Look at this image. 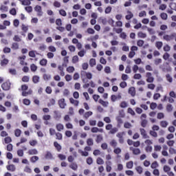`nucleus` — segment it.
<instances>
[{
	"instance_id": "nucleus-24",
	"label": "nucleus",
	"mask_w": 176,
	"mask_h": 176,
	"mask_svg": "<svg viewBox=\"0 0 176 176\" xmlns=\"http://www.w3.org/2000/svg\"><path fill=\"white\" fill-rule=\"evenodd\" d=\"M54 146H55V148L57 149L58 152H60V151H61V145H60V144H58V142H55L54 143Z\"/></svg>"
},
{
	"instance_id": "nucleus-42",
	"label": "nucleus",
	"mask_w": 176,
	"mask_h": 176,
	"mask_svg": "<svg viewBox=\"0 0 176 176\" xmlns=\"http://www.w3.org/2000/svg\"><path fill=\"white\" fill-rule=\"evenodd\" d=\"M102 141V135H98L96 142H97V144H99V142H101Z\"/></svg>"
},
{
	"instance_id": "nucleus-46",
	"label": "nucleus",
	"mask_w": 176,
	"mask_h": 176,
	"mask_svg": "<svg viewBox=\"0 0 176 176\" xmlns=\"http://www.w3.org/2000/svg\"><path fill=\"white\" fill-rule=\"evenodd\" d=\"M48 50H49V52H52V53H54V52H56V47H54L53 45H50L48 47Z\"/></svg>"
},
{
	"instance_id": "nucleus-53",
	"label": "nucleus",
	"mask_w": 176,
	"mask_h": 176,
	"mask_svg": "<svg viewBox=\"0 0 176 176\" xmlns=\"http://www.w3.org/2000/svg\"><path fill=\"white\" fill-rule=\"evenodd\" d=\"M171 170V168L167 165L164 166V173H168Z\"/></svg>"
},
{
	"instance_id": "nucleus-61",
	"label": "nucleus",
	"mask_w": 176,
	"mask_h": 176,
	"mask_svg": "<svg viewBox=\"0 0 176 176\" xmlns=\"http://www.w3.org/2000/svg\"><path fill=\"white\" fill-rule=\"evenodd\" d=\"M4 141L6 144H9L10 142H12V138L10 137L5 138Z\"/></svg>"
},
{
	"instance_id": "nucleus-8",
	"label": "nucleus",
	"mask_w": 176,
	"mask_h": 176,
	"mask_svg": "<svg viewBox=\"0 0 176 176\" xmlns=\"http://www.w3.org/2000/svg\"><path fill=\"white\" fill-rule=\"evenodd\" d=\"M140 134L143 137V138L146 139L149 138V136L148 134H146V131H145L144 129H140Z\"/></svg>"
},
{
	"instance_id": "nucleus-29",
	"label": "nucleus",
	"mask_w": 176,
	"mask_h": 176,
	"mask_svg": "<svg viewBox=\"0 0 176 176\" xmlns=\"http://www.w3.org/2000/svg\"><path fill=\"white\" fill-rule=\"evenodd\" d=\"M85 54H86V50H82L78 52V56H79V57H84Z\"/></svg>"
},
{
	"instance_id": "nucleus-35",
	"label": "nucleus",
	"mask_w": 176,
	"mask_h": 176,
	"mask_svg": "<svg viewBox=\"0 0 176 176\" xmlns=\"http://www.w3.org/2000/svg\"><path fill=\"white\" fill-rule=\"evenodd\" d=\"M160 126L161 127L166 128L167 126H168V122H167V121H161Z\"/></svg>"
},
{
	"instance_id": "nucleus-28",
	"label": "nucleus",
	"mask_w": 176,
	"mask_h": 176,
	"mask_svg": "<svg viewBox=\"0 0 176 176\" xmlns=\"http://www.w3.org/2000/svg\"><path fill=\"white\" fill-rule=\"evenodd\" d=\"M155 46L158 49V50H160V49H162V47L163 46V43L162 41H157L155 43Z\"/></svg>"
},
{
	"instance_id": "nucleus-45",
	"label": "nucleus",
	"mask_w": 176,
	"mask_h": 176,
	"mask_svg": "<svg viewBox=\"0 0 176 176\" xmlns=\"http://www.w3.org/2000/svg\"><path fill=\"white\" fill-rule=\"evenodd\" d=\"M12 49H13L14 50H17L19 49V43H13L12 45Z\"/></svg>"
},
{
	"instance_id": "nucleus-63",
	"label": "nucleus",
	"mask_w": 176,
	"mask_h": 176,
	"mask_svg": "<svg viewBox=\"0 0 176 176\" xmlns=\"http://www.w3.org/2000/svg\"><path fill=\"white\" fill-rule=\"evenodd\" d=\"M120 107L121 108H127V102H126L125 101L122 102L120 104Z\"/></svg>"
},
{
	"instance_id": "nucleus-21",
	"label": "nucleus",
	"mask_w": 176,
	"mask_h": 176,
	"mask_svg": "<svg viewBox=\"0 0 176 176\" xmlns=\"http://www.w3.org/2000/svg\"><path fill=\"white\" fill-rule=\"evenodd\" d=\"M29 155H38V150L36 148L30 149L28 151Z\"/></svg>"
},
{
	"instance_id": "nucleus-3",
	"label": "nucleus",
	"mask_w": 176,
	"mask_h": 176,
	"mask_svg": "<svg viewBox=\"0 0 176 176\" xmlns=\"http://www.w3.org/2000/svg\"><path fill=\"white\" fill-rule=\"evenodd\" d=\"M175 36H176L175 33H173L170 35L166 34V35L164 36V39L168 42L170 41H173V39H174V38H175Z\"/></svg>"
},
{
	"instance_id": "nucleus-14",
	"label": "nucleus",
	"mask_w": 176,
	"mask_h": 176,
	"mask_svg": "<svg viewBox=\"0 0 176 176\" xmlns=\"http://www.w3.org/2000/svg\"><path fill=\"white\" fill-rule=\"evenodd\" d=\"M6 168L8 171H12V172L16 171V166L13 164L7 166Z\"/></svg>"
},
{
	"instance_id": "nucleus-17",
	"label": "nucleus",
	"mask_w": 176,
	"mask_h": 176,
	"mask_svg": "<svg viewBox=\"0 0 176 176\" xmlns=\"http://www.w3.org/2000/svg\"><path fill=\"white\" fill-rule=\"evenodd\" d=\"M129 94L132 96V97H134L135 96V87H130L129 89Z\"/></svg>"
},
{
	"instance_id": "nucleus-60",
	"label": "nucleus",
	"mask_w": 176,
	"mask_h": 176,
	"mask_svg": "<svg viewBox=\"0 0 176 176\" xmlns=\"http://www.w3.org/2000/svg\"><path fill=\"white\" fill-rule=\"evenodd\" d=\"M118 128L114 127L111 128V130H110V134H115L116 133H118Z\"/></svg>"
},
{
	"instance_id": "nucleus-30",
	"label": "nucleus",
	"mask_w": 176,
	"mask_h": 176,
	"mask_svg": "<svg viewBox=\"0 0 176 176\" xmlns=\"http://www.w3.org/2000/svg\"><path fill=\"white\" fill-rule=\"evenodd\" d=\"M133 165H134V163L133 162V161L128 162L126 163V168L131 169L133 168Z\"/></svg>"
},
{
	"instance_id": "nucleus-48",
	"label": "nucleus",
	"mask_w": 176,
	"mask_h": 176,
	"mask_svg": "<svg viewBox=\"0 0 176 176\" xmlns=\"http://www.w3.org/2000/svg\"><path fill=\"white\" fill-rule=\"evenodd\" d=\"M151 167L152 168H157V167H159V164H157V162L155 161L151 164Z\"/></svg>"
},
{
	"instance_id": "nucleus-5",
	"label": "nucleus",
	"mask_w": 176,
	"mask_h": 176,
	"mask_svg": "<svg viewBox=\"0 0 176 176\" xmlns=\"http://www.w3.org/2000/svg\"><path fill=\"white\" fill-rule=\"evenodd\" d=\"M1 88L3 89V90H6V91L10 90V82L7 81V82L3 83L1 85Z\"/></svg>"
},
{
	"instance_id": "nucleus-7",
	"label": "nucleus",
	"mask_w": 176,
	"mask_h": 176,
	"mask_svg": "<svg viewBox=\"0 0 176 176\" xmlns=\"http://www.w3.org/2000/svg\"><path fill=\"white\" fill-rule=\"evenodd\" d=\"M3 60H1V67H5V65H8L9 64V60L5 58V55L2 56Z\"/></svg>"
},
{
	"instance_id": "nucleus-2",
	"label": "nucleus",
	"mask_w": 176,
	"mask_h": 176,
	"mask_svg": "<svg viewBox=\"0 0 176 176\" xmlns=\"http://www.w3.org/2000/svg\"><path fill=\"white\" fill-rule=\"evenodd\" d=\"M146 82L147 83H153L154 80H155V78H153V76H152V73L151 72H147L146 74Z\"/></svg>"
},
{
	"instance_id": "nucleus-19",
	"label": "nucleus",
	"mask_w": 176,
	"mask_h": 176,
	"mask_svg": "<svg viewBox=\"0 0 176 176\" xmlns=\"http://www.w3.org/2000/svg\"><path fill=\"white\" fill-rule=\"evenodd\" d=\"M45 159H47V160H50L53 159V155H52V153H50V151L46 152Z\"/></svg>"
},
{
	"instance_id": "nucleus-49",
	"label": "nucleus",
	"mask_w": 176,
	"mask_h": 176,
	"mask_svg": "<svg viewBox=\"0 0 176 176\" xmlns=\"http://www.w3.org/2000/svg\"><path fill=\"white\" fill-rule=\"evenodd\" d=\"M144 41L143 40H138L137 42V45L138 46H139V47H142V46H144Z\"/></svg>"
},
{
	"instance_id": "nucleus-11",
	"label": "nucleus",
	"mask_w": 176,
	"mask_h": 176,
	"mask_svg": "<svg viewBox=\"0 0 176 176\" xmlns=\"http://www.w3.org/2000/svg\"><path fill=\"white\" fill-rule=\"evenodd\" d=\"M130 151H132L133 155H140V153H141V150H140V148L130 147Z\"/></svg>"
},
{
	"instance_id": "nucleus-58",
	"label": "nucleus",
	"mask_w": 176,
	"mask_h": 176,
	"mask_svg": "<svg viewBox=\"0 0 176 176\" xmlns=\"http://www.w3.org/2000/svg\"><path fill=\"white\" fill-rule=\"evenodd\" d=\"M56 25H58V27L63 25V22L61 21V19H56Z\"/></svg>"
},
{
	"instance_id": "nucleus-59",
	"label": "nucleus",
	"mask_w": 176,
	"mask_h": 176,
	"mask_svg": "<svg viewBox=\"0 0 176 176\" xmlns=\"http://www.w3.org/2000/svg\"><path fill=\"white\" fill-rule=\"evenodd\" d=\"M141 78H142V76L140 74H135L133 76V78L137 79V80H140V79H141Z\"/></svg>"
},
{
	"instance_id": "nucleus-40",
	"label": "nucleus",
	"mask_w": 176,
	"mask_h": 176,
	"mask_svg": "<svg viewBox=\"0 0 176 176\" xmlns=\"http://www.w3.org/2000/svg\"><path fill=\"white\" fill-rule=\"evenodd\" d=\"M79 61V57L78 56H74L72 58V63L73 64H76Z\"/></svg>"
},
{
	"instance_id": "nucleus-13",
	"label": "nucleus",
	"mask_w": 176,
	"mask_h": 176,
	"mask_svg": "<svg viewBox=\"0 0 176 176\" xmlns=\"http://www.w3.org/2000/svg\"><path fill=\"white\" fill-rule=\"evenodd\" d=\"M81 75L82 76H83V75H86L87 79H91L93 78V74L90 72H82Z\"/></svg>"
},
{
	"instance_id": "nucleus-62",
	"label": "nucleus",
	"mask_w": 176,
	"mask_h": 176,
	"mask_svg": "<svg viewBox=\"0 0 176 176\" xmlns=\"http://www.w3.org/2000/svg\"><path fill=\"white\" fill-rule=\"evenodd\" d=\"M9 73L11 74V75H16L17 74V72L15 69H10Z\"/></svg>"
},
{
	"instance_id": "nucleus-51",
	"label": "nucleus",
	"mask_w": 176,
	"mask_h": 176,
	"mask_svg": "<svg viewBox=\"0 0 176 176\" xmlns=\"http://www.w3.org/2000/svg\"><path fill=\"white\" fill-rule=\"evenodd\" d=\"M14 134L16 137H20V135H21V130L20 129H16L14 131Z\"/></svg>"
},
{
	"instance_id": "nucleus-50",
	"label": "nucleus",
	"mask_w": 176,
	"mask_h": 176,
	"mask_svg": "<svg viewBox=\"0 0 176 176\" xmlns=\"http://www.w3.org/2000/svg\"><path fill=\"white\" fill-rule=\"evenodd\" d=\"M154 151H155L156 152H160V151H162V146H159V145L154 146Z\"/></svg>"
},
{
	"instance_id": "nucleus-6",
	"label": "nucleus",
	"mask_w": 176,
	"mask_h": 176,
	"mask_svg": "<svg viewBox=\"0 0 176 176\" xmlns=\"http://www.w3.org/2000/svg\"><path fill=\"white\" fill-rule=\"evenodd\" d=\"M58 105H59L60 108H61L62 109H64V108H65V107H67V103H65V99L62 98V99L59 100Z\"/></svg>"
},
{
	"instance_id": "nucleus-20",
	"label": "nucleus",
	"mask_w": 176,
	"mask_h": 176,
	"mask_svg": "<svg viewBox=\"0 0 176 176\" xmlns=\"http://www.w3.org/2000/svg\"><path fill=\"white\" fill-rule=\"evenodd\" d=\"M69 101H70L71 104H74V105H75L76 107H78V105H79V101L76 100L72 98H71L69 99Z\"/></svg>"
},
{
	"instance_id": "nucleus-36",
	"label": "nucleus",
	"mask_w": 176,
	"mask_h": 176,
	"mask_svg": "<svg viewBox=\"0 0 176 176\" xmlns=\"http://www.w3.org/2000/svg\"><path fill=\"white\" fill-rule=\"evenodd\" d=\"M39 76H34L32 78V81L34 83H38L39 82Z\"/></svg>"
},
{
	"instance_id": "nucleus-37",
	"label": "nucleus",
	"mask_w": 176,
	"mask_h": 176,
	"mask_svg": "<svg viewBox=\"0 0 176 176\" xmlns=\"http://www.w3.org/2000/svg\"><path fill=\"white\" fill-rule=\"evenodd\" d=\"M160 17L162 20H167L168 16L166 13L162 12L160 14Z\"/></svg>"
},
{
	"instance_id": "nucleus-52",
	"label": "nucleus",
	"mask_w": 176,
	"mask_h": 176,
	"mask_svg": "<svg viewBox=\"0 0 176 176\" xmlns=\"http://www.w3.org/2000/svg\"><path fill=\"white\" fill-rule=\"evenodd\" d=\"M135 170H136V171L138 173V174H142V171H143V169H142V167H141V166H137L136 168H135Z\"/></svg>"
},
{
	"instance_id": "nucleus-38",
	"label": "nucleus",
	"mask_w": 176,
	"mask_h": 176,
	"mask_svg": "<svg viewBox=\"0 0 176 176\" xmlns=\"http://www.w3.org/2000/svg\"><path fill=\"white\" fill-rule=\"evenodd\" d=\"M132 69L134 74H137L138 71H139L140 69V67H138V65H135L133 66Z\"/></svg>"
},
{
	"instance_id": "nucleus-34",
	"label": "nucleus",
	"mask_w": 176,
	"mask_h": 176,
	"mask_svg": "<svg viewBox=\"0 0 176 176\" xmlns=\"http://www.w3.org/2000/svg\"><path fill=\"white\" fill-rule=\"evenodd\" d=\"M30 69L32 72H35L38 69V67L35 64H32L30 65Z\"/></svg>"
},
{
	"instance_id": "nucleus-10",
	"label": "nucleus",
	"mask_w": 176,
	"mask_h": 176,
	"mask_svg": "<svg viewBox=\"0 0 176 176\" xmlns=\"http://www.w3.org/2000/svg\"><path fill=\"white\" fill-rule=\"evenodd\" d=\"M69 167L74 171H76L78 170V164H76V162H72L71 164H69Z\"/></svg>"
},
{
	"instance_id": "nucleus-41",
	"label": "nucleus",
	"mask_w": 176,
	"mask_h": 176,
	"mask_svg": "<svg viewBox=\"0 0 176 176\" xmlns=\"http://www.w3.org/2000/svg\"><path fill=\"white\" fill-rule=\"evenodd\" d=\"M147 31L150 34V35H155V30L151 28H147Z\"/></svg>"
},
{
	"instance_id": "nucleus-47",
	"label": "nucleus",
	"mask_w": 176,
	"mask_h": 176,
	"mask_svg": "<svg viewBox=\"0 0 176 176\" xmlns=\"http://www.w3.org/2000/svg\"><path fill=\"white\" fill-rule=\"evenodd\" d=\"M138 36L139 38H146V34L142 32H140L138 34Z\"/></svg>"
},
{
	"instance_id": "nucleus-33",
	"label": "nucleus",
	"mask_w": 176,
	"mask_h": 176,
	"mask_svg": "<svg viewBox=\"0 0 176 176\" xmlns=\"http://www.w3.org/2000/svg\"><path fill=\"white\" fill-rule=\"evenodd\" d=\"M99 20L100 21H101L103 25H107V23H108V21H107V18L100 17Z\"/></svg>"
},
{
	"instance_id": "nucleus-15",
	"label": "nucleus",
	"mask_w": 176,
	"mask_h": 176,
	"mask_svg": "<svg viewBox=\"0 0 176 176\" xmlns=\"http://www.w3.org/2000/svg\"><path fill=\"white\" fill-rule=\"evenodd\" d=\"M43 78L45 82H47L48 80H50V79H52V76L50 74H44L43 75Z\"/></svg>"
},
{
	"instance_id": "nucleus-39",
	"label": "nucleus",
	"mask_w": 176,
	"mask_h": 176,
	"mask_svg": "<svg viewBox=\"0 0 176 176\" xmlns=\"http://www.w3.org/2000/svg\"><path fill=\"white\" fill-rule=\"evenodd\" d=\"M96 163L97 164H104V160H102V158L101 157H98L96 160Z\"/></svg>"
},
{
	"instance_id": "nucleus-18",
	"label": "nucleus",
	"mask_w": 176,
	"mask_h": 176,
	"mask_svg": "<svg viewBox=\"0 0 176 176\" xmlns=\"http://www.w3.org/2000/svg\"><path fill=\"white\" fill-rule=\"evenodd\" d=\"M0 10H1V12H2V13H5V12H8V10H9V8L8 6L1 5L0 7Z\"/></svg>"
},
{
	"instance_id": "nucleus-64",
	"label": "nucleus",
	"mask_w": 176,
	"mask_h": 176,
	"mask_svg": "<svg viewBox=\"0 0 176 176\" xmlns=\"http://www.w3.org/2000/svg\"><path fill=\"white\" fill-rule=\"evenodd\" d=\"M153 147L152 146H146V152H152Z\"/></svg>"
},
{
	"instance_id": "nucleus-16",
	"label": "nucleus",
	"mask_w": 176,
	"mask_h": 176,
	"mask_svg": "<svg viewBox=\"0 0 176 176\" xmlns=\"http://www.w3.org/2000/svg\"><path fill=\"white\" fill-rule=\"evenodd\" d=\"M56 128L58 131H61L62 130H64V124L58 123L56 125Z\"/></svg>"
},
{
	"instance_id": "nucleus-26",
	"label": "nucleus",
	"mask_w": 176,
	"mask_h": 176,
	"mask_svg": "<svg viewBox=\"0 0 176 176\" xmlns=\"http://www.w3.org/2000/svg\"><path fill=\"white\" fill-rule=\"evenodd\" d=\"M21 4L23 5V6H28L31 5V1L30 0H23L21 1Z\"/></svg>"
},
{
	"instance_id": "nucleus-44",
	"label": "nucleus",
	"mask_w": 176,
	"mask_h": 176,
	"mask_svg": "<svg viewBox=\"0 0 176 176\" xmlns=\"http://www.w3.org/2000/svg\"><path fill=\"white\" fill-rule=\"evenodd\" d=\"M89 65L90 67H94L96 65V59L91 58L89 60Z\"/></svg>"
},
{
	"instance_id": "nucleus-9",
	"label": "nucleus",
	"mask_w": 176,
	"mask_h": 176,
	"mask_svg": "<svg viewBox=\"0 0 176 176\" xmlns=\"http://www.w3.org/2000/svg\"><path fill=\"white\" fill-rule=\"evenodd\" d=\"M18 60H20V64L21 65H27V63L24 61L25 60V55H23L22 56H19L18 58Z\"/></svg>"
},
{
	"instance_id": "nucleus-56",
	"label": "nucleus",
	"mask_w": 176,
	"mask_h": 176,
	"mask_svg": "<svg viewBox=\"0 0 176 176\" xmlns=\"http://www.w3.org/2000/svg\"><path fill=\"white\" fill-rule=\"evenodd\" d=\"M146 124H148V121L146 120H142V122H141L142 127H146Z\"/></svg>"
},
{
	"instance_id": "nucleus-4",
	"label": "nucleus",
	"mask_w": 176,
	"mask_h": 176,
	"mask_svg": "<svg viewBox=\"0 0 176 176\" xmlns=\"http://www.w3.org/2000/svg\"><path fill=\"white\" fill-rule=\"evenodd\" d=\"M34 10L37 12V16H43V12L42 11V7H41V6H36Z\"/></svg>"
},
{
	"instance_id": "nucleus-57",
	"label": "nucleus",
	"mask_w": 176,
	"mask_h": 176,
	"mask_svg": "<svg viewBox=\"0 0 176 176\" xmlns=\"http://www.w3.org/2000/svg\"><path fill=\"white\" fill-rule=\"evenodd\" d=\"M170 50H171V47H170V45H166L165 46H164V52H170Z\"/></svg>"
},
{
	"instance_id": "nucleus-1",
	"label": "nucleus",
	"mask_w": 176,
	"mask_h": 176,
	"mask_svg": "<svg viewBox=\"0 0 176 176\" xmlns=\"http://www.w3.org/2000/svg\"><path fill=\"white\" fill-rule=\"evenodd\" d=\"M84 151H85L78 149V153H80L81 156H85L87 157V156H89V152L91 151V147H90V146H87L85 147Z\"/></svg>"
},
{
	"instance_id": "nucleus-43",
	"label": "nucleus",
	"mask_w": 176,
	"mask_h": 176,
	"mask_svg": "<svg viewBox=\"0 0 176 176\" xmlns=\"http://www.w3.org/2000/svg\"><path fill=\"white\" fill-rule=\"evenodd\" d=\"M113 153H116V155H119V153H122V149H120L119 147L116 148L113 150Z\"/></svg>"
},
{
	"instance_id": "nucleus-55",
	"label": "nucleus",
	"mask_w": 176,
	"mask_h": 176,
	"mask_svg": "<svg viewBox=\"0 0 176 176\" xmlns=\"http://www.w3.org/2000/svg\"><path fill=\"white\" fill-rule=\"evenodd\" d=\"M125 74H131V67L130 65L126 66L125 69Z\"/></svg>"
},
{
	"instance_id": "nucleus-32",
	"label": "nucleus",
	"mask_w": 176,
	"mask_h": 176,
	"mask_svg": "<svg viewBox=\"0 0 176 176\" xmlns=\"http://www.w3.org/2000/svg\"><path fill=\"white\" fill-rule=\"evenodd\" d=\"M91 115H93V112L87 111L84 114V118H85V119H89Z\"/></svg>"
},
{
	"instance_id": "nucleus-12",
	"label": "nucleus",
	"mask_w": 176,
	"mask_h": 176,
	"mask_svg": "<svg viewBox=\"0 0 176 176\" xmlns=\"http://www.w3.org/2000/svg\"><path fill=\"white\" fill-rule=\"evenodd\" d=\"M133 17H134L133 12H131V11H127V15L125 16L126 20H131Z\"/></svg>"
},
{
	"instance_id": "nucleus-31",
	"label": "nucleus",
	"mask_w": 176,
	"mask_h": 176,
	"mask_svg": "<svg viewBox=\"0 0 176 176\" xmlns=\"http://www.w3.org/2000/svg\"><path fill=\"white\" fill-rule=\"evenodd\" d=\"M75 71V67L73 66H69L67 68V72H69V74H72Z\"/></svg>"
},
{
	"instance_id": "nucleus-22",
	"label": "nucleus",
	"mask_w": 176,
	"mask_h": 176,
	"mask_svg": "<svg viewBox=\"0 0 176 176\" xmlns=\"http://www.w3.org/2000/svg\"><path fill=\"white\" fill-rule=\"evenodd\" d=\"M87 144L88 146H93L94 145V142L93 139L89 138L87 140Z\"/></svg>"
},
{
	"instance_id": "nucleus-23",
	"label": "nucleus",
	"mask_w": 176,
	"mask_h": 176,
	"mask_svg": "<svg viewBox=\"0 0 176 176\" xmlns=\"http://www.w3.org/2000/svg\"><path fill=\"white\" fill-rule=\"evenodd\" d=\"M99 102L101 104V105H102V107H108V105H109V102H105L102 100V99H100Z\"/></svg>"
},
{
	"instance_id": "nucleus-25",
	"label": "nucleus",
	"mask_w": 176,
	"mask_h": 176,
	"mask_svg": "<svg viewBox=\"0 0 176 176\" xmlns=\"http://www.w3.org/2000/svg\"><path fill=\"white\" fill-rule=\"evenodd\" d=\"M54 119H56V120H60V119H61V114L58 113V111H54Z\"/></svg>"
},
{
	"instance_id": "nucleus-54",
	"label": "nucleus",
	"mask_w": 176,
	"mask_h": 176,
	"mask_svg": "<svg viewBox=\"0 0 176 176\" xmlns=\"http://www.w3.org/2000/svg\"><path fill=\"white\" fill-rule=\"evenodd\" d=\"M63 96L65 97H68V96H69V90H68L67 89H65L63 90Z\"/></svg>"
},
{
	"instance_id": "nucleus-27",
	"label": "nucleus",
	"mask_w": 176,
	"mask_h": 176,
	"mask_svg": "<svg viewBox=\"0 0 176 176\" xmlns=\"http://www.w3.org/2000/svg\"><path fill=\"white\" fill-rule=\"evenodd\" d=\"M38 160H39V157L38 156H33V157H31L30 158V162L32 163H36V162H38Z\"/></svg>"
}]
</instances>
